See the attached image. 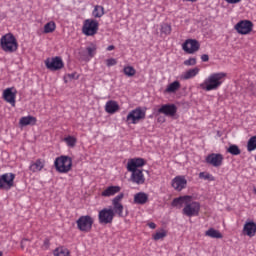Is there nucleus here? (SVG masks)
Returning <instances> with one entry per match:
<instances>
[{"mask_svg":"<svg viewBox=\"0 0 256 256\" xmlns=\"http://www.w3.org/2000/svg\"><path fill=\"white\" fill-rule=\"evenodd\" d=\"M75 77H76V73L68 74L69 79H75Z\"/></svg>","mask_w":256,"mask_h":256,"instance_id":"45","label":"nucleus"},{"mask_svg":"<svg viewBox=\"0 0 256 256\" xmlns=\"http://www.w3.org/2000/svg\"><path fill=\"white\" fill-rule=\"evenodd\" d=\"M37 124V118L32 115L23 116L19 119V125L21 127L35 126Z\"/></svg>","mask_w":256,"mask_h":256,"instance_id":"23","label":"nucleus"},{"mask_svg":"<svg viewBox=\"0 0 256 256\" xmlns=\"http://www.w3.org/2000/svg\"><path fill=\"white\" fill-rule=\"evenodd\" d=\"M180 88H181V83L179 81H174L168 84V86L165 89V93L173 94V93H176L178 90H180Z\"/></svg>","mask_w":256,"mask_h":256,"instance_id":"28","label":"nucleus"},{"mask_svg":"<svg viewBox=\"0 0 256 256\" xmlns=\"http://www.w3.org/2000/svg\"><path fill=\"white\" fill-rule=\"evenodd\" d=\"M247 151L249 153L256 151V135L249 138L247 142Z\"/></svg>","mask_w":256,"mask_h":256,"instance_id":"34","label":"nucleus"},{"mask_svg":"<svg viewBox=\"0 0 256 256\" xmlns=\"http://www.w3.org/2000/svg\"><path fill=\"white\" fill-rule=\"evenodd\" d=\"M227 77L228 74L226 72L211 73L199 84V88L205 92L217 91L226 82Z\"/></svg>","mask_w":256,"mask_h":256,"instance_id":"3","label":"nucleus"},{"mask_svg":"<svg viewBox=\"0 0 256 256\" xmlns=\"http://www.w3.org/2000/svg\"><path fill=\"white\" fill-rule=\"evenodd\" d=\"M106 50H107L108 52H111V51L115 50V46H114V45H109V46L106 48Z\"/></svg>","mask_w":256,"mask_h":256,"instance_id":"44","label":"nucleus"},{"mask_svg":"<svg viewBox=\"0 0 256 256\" xmlns=\"http://www.w3.org/2000/svg\"><path fill=\"white\" fill-rule=\"evenodd\" d=\"M123 73L127 77H134L136 75L137 71L133 66H125L123 68Z\"/></svg>","mask_w":256,"mask_h":256,"instance_id":"36","label":"nucleus"},{"mask_svg":"<svg viewBox=\"0 0 256 256\" xmlns=\"http://www.w3.org/2000/svg\"><path fill=\"white\" fill-rule=\"evenodd\" d=\"M121 192V187L118 185H111L106 187L102 192L101 196L105 198L113 197Z\"/></svg>","mask_w":256,"mask_h":256,"instance_id":"21","label":"nucleus"},{"mask_svg":"<svg viewBox=\"0 0 256 256\" xmlns=\"http://www.w3.org/2000/svg\"><path fill=\"white\" fill-rule=\"evenodd\" d=\"M77 229L82 233H90L94 225V218L91 215H81L76 220Z\"/></svg>","mask_w":256,"mask_h":256,"instance_id":"8","label":"nucleus"},{"mask_svg":"<svg viewBox=\"0 0 256 256\" xmlns=\"http://www.w3.org/2000/svg\"><path fill=\"white\" fill-rule=\"evenodd\" d=\"M54 168L59 174H68L73 168V159L68 155H60L54 160Z\"/></svg>","mask_w":256,"mask_h":256,"instance_id":"5","label":"nucleus"},{"mask_svg":"<svg viewBox=\"0 0 256 256\" xmlns=\"http://www.w3.org/2000/svg\"><path fill=\"white\" fill-rule=\"evenodd\" d=\"M117 63H118V61H117V59H115V58L106 59V66H107L108 68H111V67H113V66H116Z\"/></svg>","mask_w":256,"mask_h":256,"instance_id":"40","label":"nucleus"},{"mask_svg":"<svg viewBox=\"0 0 256 256\" xmlns=\"http://www.w3.org/2000/svg\"><path fill=\"white\" fill-rule=\"evenodd\" d=\"M146 165V160L141 157H135L128 160L126 169L131 173L130 181L136 185H144L146 177L143 170L140 169Z\"/></svg>","mask_w":256,"mask_h":256,"instance_id":"2","label":"nucleus"},{"mask_svg":"<svg viewBox=\"0 0 256 256\" xmlns=\"http://www.w3.org/2000/svg\"><path fill=\"white\" fill-rule=\"evenodd\" d=\"M243 234L253 238L256 236V222L255 221H246L243 226Z\"/></svg>","mask_w":256,"mask_h":256,"instance_id":"20","label":"nucleus"},{"mask_svg":"<svg viewBox=\"0 0 256 256\" xmlns=\"http://www.w3.org/2000/svg\"><path fill=\"white\" fill-rule=\"evenodd\" d=\"M205 236L210 237L212 239H222L223 238V234L215 228H209L207 231H205Z\"/></svg>","mask_w":256,"mask_h":256,"instance_id":"27","label":"nucleus"},{"mask_svg":"<svg viewBox=\"0 0 256 256\" xmlns=\"http://www.w3.org/2000/svg\"><path fill=\"white\" fill-rule=\"evenodd\" d=\"M56 30V23L54 21H49L44 25V34H51Z\"/></svg>","mask_w":256,"mask_h":256,"instance_id":"33","label":"nucleus"},{"mask_svg":"<svg viewBox=\"0 0 256 256\" xmlns=\"http://www.w3.org/2000/svg\"><path fill=\"white\" fill-rule=\"evenodd\" d=\"M120 110V105L115 100H109L105 104V112L114 115Z\"/></svg>","mask_w":256,"mask_h":256,"instance_id":"22","label":"nucleus"},{"mask_svg":"<svg viewBox=\"0 0 256 256\" xmlns=\"http://www.w3.org/2000/svg\"><path fill=\"white\" fill-rule=\"evenodd\" d=\"M148 227H149L150 229H156V228H157V225H156L155 222H149V223H148Z\"/></svg>","mask_w":256,"mask_h":256,"instance_id":"43","label":"nucleus"},{"mask_svg":"<svg viewBox=\"0 0 256 256\" xmlns=\"http://www.w3.org/2000/svg\"><path fill=\"white\" fill-rule=\"evenodd\" d=\"M160 32L162 35L170 36L172 34V25L169 23H162Z\"/></svg>","mask_w":256,"mask_h":256,"instance_id":"31","label":"nucleus"},{"mask_svg":"<svg viewBox=\"0 0 256 256\" xmlns=\"http://www.w3.org/2000/svg\"><path fill=\"white\" fill-rule=\"evenodd\" d=\"M45 166H46V160L44 158H37L35 160L30 161L28 170L32 174H36V173L42 172Z\"/></svg>","mask_w":256,"mask_h":256,"instance_id":"17","label":"nucleus"},{"mask_svg":"<svg viewBox=\"0 0 256 256\" xmlns=\"http://www.w3.org/2000/svg\"><path fill=\"white\" fill-rule=\"evenodd\" d=\"M200 73V68L199 67H194V68H191V69H188L187 71H185L181 78L183 80H191L195 77H197Z\"/></svg>","mask_w":256,"mask_h":256,"instance_id":"24","label":"nucleus"},{"mask_svg":"<svg viewBox=\"0 0 256 256\" xmlns=\"http://www.w3.org/2000/svg\"><path fill=\"white\" fill-rule=\"evenodd\" d=\"M183 207L182 213L187 217H198L201 211V203L194 201L192 195H183L172 200V207Z\"/></svg>","mask_w":256,"mask_h":256,"instance_id":"1","label":"nucleus"},{"mask_svg":"<svg viewBox=\"0 0 256 256\" xmlns=\"http://www.w3.org/2000/svg\"><path fill=\"white\" fill-rule=\"evenodd\" d=\"M209 55H207V54H203L202 56H201V61L202 62H208L209 61Z\"/></svg>","mask_w":256,"mask_h":256,"instance_id":"42","label":"nucleus"},{"mask_svg":"<svg viewBox=\"0 0 256 256\" xmlns=\"http://www.w3.org/2000/svg\"><path fill=\"white\" fill-rule=\"evenodd\" d=\"M86 51L88 53V56L90 58H93L96 55L97 47H96V45H91L86 48Z\"/></svg>","mask_w":256,"mask_h":256,"instance_id":"38","label":"nucleus"},{"mask_svg":"<svg viewBox=\"0 0 256 256\" xmlns=\"http://www.w3.org/2000/svg\"><path fill=\"white\" fill-rule=\"evenodd\" d=\"M186 2L196 3L197 0H186Z\"/></svg>","mask_w":256,"mask_h":256,"instance_id":"46","label":"nucleus"},{"mask_svg":"<svg viewBox=\"0 0 256 256\" xmlns=\"http://www.w3.org/2000/svg\"><path fill=\"white\" fill-rule=\"evenodd\" d=\"M17 89L15 87H8L3 90L2 98L3 100L10 104L12 107L16 106V98H17Z\"/></svg>","mask_w":256,"mask_h":256,"instance_id":"14","label":"nucleus"},{"mask_svg":"<svg viewBox=\"0 0 256 256\" xmlns=\"http://www.w3.org/2000/svg\"><path fill=\"white\" fill-rule=\"evenodd\" d=\"M254 28V24L250 20H241L235 25V30L240 35H249Z\"/></svg>","mask_w":256,"mask_h":256,"instance_id":"13","label":"nucleus"},{"mask_svg":"<svg viewBox=\"0 0 256 256\" xmlns=\"http://www.w3.org/2000/svg\"><path fill=\"white\" fill-rule=\"evenodd\" d=\"M205 161L207 164L219 168L223 165L224 155L221 153H211L206 156Z\"/></svg>","mask_w":256,"mask_h":256,"instance_id":"16","label":"nucleus"},{"mask_svg":"<svg viewBox=\"0 0 256 256\" xmlns=\"http://www.w3.org/2000/svg\"><path fill=\"white\" fill-rule=\"evenodd\" d=\"M63 142L66 144L68 148L73 149L76 147L78 143V138L73 135H67L63 138Z\"/></svg>","mask_w":256,"mask_h":256,"instance_id":"26","label":"nucleus"},{"mask_svg":"<svg viewBox=\"0 0 256 256\" xmlns=\"http://www.w3.org/2000/svg\"><path fill=\"white\" fill-rule=\"evenodd\" d=\"M254 160H255V162H256V154H255V156H254Z\"/></svg>","mask_w":256,"mask_h":256,"instance_id":"49","label":"nucleus"},{"mask_svg":"<svg viewBox=\"0 0 256 256\" xmlns=\"http://www.w3.org/2000/svg\"><path fill=\"white\" fill-rule=\"evenodd\" d=\"M201 44L196 39H187L182 44V50L189 55L195 54L200 50Z\"/></svg>","mask_w":256,"mask_h":256,"instance_id":"12","label":"nucleus"},{"mask_svg":"<svg viewBox=\"0 0 256 256\" xmlns=\"http://www.w3.org/2000/svg\"><path fill=\"white\" fill-rule=\"evenodd\" d=\"M228 4H239L242 2V0H225Z\"/></svg>","mask_w":256,"mask_h":256,"instance_id":"41","label":"nucleus"},{"mask_svg":"<svg viewBox=\"0 0 256 256\" xmlns=\"http://www.w3.org/2000/svg\"><path fill=\"white\" fill-rule=\"evenodd\" d=\"M81 31L86 37H94L99 31V22L95 19H85Z\"/></svg>","mask_w":256,"mask_h":256,"instance_id":"7","label":"nucleus"},{"mask_svg":"<svg viewBox=\"0 0 256 256\" xmlns=\"http://www.w3.org/2000/svg\"><path fill=\"white\" fill-rule=\"evenodd\" d=\"M0 48L3 52L9 54L15 53L18 50L19 44L13 33H6L1 36Z\"/></svg>","mask_w":256,"mask_h":256,"instance_id":"4","label":"nucleus"},{"mask_svg":"<svg viewBox=\"0 0 256 256\" xmlns=\"http://www.w3.org/2000/svg\"><path fill=\"white\" fill-rule=\"evenodd\" d=\"M199 178L203 180H208V181H215V178L212 174L209 172H200L199 173Z\"/></svg>","mask_w":256,"mask_h":256,"instance_id":"37","label":"nucleus"},{"mask_svg":"<svg viewBox=\"0 0 256 256\" xmlns=\"http://www.w3.org/2000/svg\"><path fill=\"white\" fill-rule=\"evenodd\" d=\"M115 216L116 215L112 207L103 208L98 212V222L100 225L112 224Z\"/></svg>","mask_w":256,"mask_h":256,"instance_id":"10","label":"nucleus"},{"mask_svg":"<svg viewBox=\"0 0 256 256\" xmlns=\"http://www.w3.org/2000/svg\"><path fill=\"white\" fill-rule=\"evenodd\" d=\"M227 153L233 155V156H239L241 155L242 151L240 149V147L236 144H231L228 148H227Z\"/></svg>","mask_w":256,"mask_h":256,"instance_id":"32","label":"nucleus"},{"mask_svg":"<svg viewBox=\"0 0 256 256\" xmlns=\"http://www.w3.org/2000/svg\"><path fill=\"white\" fill-rule=\"evenodd\" d=\"M16 175L12 172L0 175V190H10L14 187Z\"/></svg>","mask_w":256,"mask_h":256,"instance_id":"11","label":"nucleus"},{"mask_svg":"<svg viewBox=\"0 0 256 256\" xmlns=\"http://www.w3.org/2000/svg\"><path fill=\"white\" fill-rule=\"evenodd\" d=\"M184 66L191 67L197 65V59L194 57H191L183 62Z\"/></svg>","mask_w":256,"mask_h":256,"instance_id":"39","label":"nucleus"},{"mask_svg":"<svg viewBox=\"0 0 256 256\" xmlns=\"http://www.w3.org/2000/svg\"><path fill=\"white\" fill-rule=\"evenodd\" d=\"M178 112V108L175 104H163L159 109L158 113L163 114L167 117H174Z\"/></svg>","mask_w":256,"mask_h":256,"instance_id":"19","label":"nucleus"},{"mask_svg":"<svg viewBox=\"0 0 256 256\" xmlns=\"http://www.w3.org/2000/svg\"><path fill=\"white\" fill-rule=\"evenodd\" d=\"M105 15V8L101 5H96L92 11L94 18H102Z\"/></svg>","mask_w":256,"mask_h":256,"instance_id":"30","label":"nucleus"},{"mask_svg":"<svg viewBox=\"0 0 256 256\" xmlns=\"http://www.w3.org/2000/svg\"><path fill=\"white\" fill-rule=\"evenodd\" d=\"M123 199L124 193H120L112 199V210L114 212V215H117L118 217H123L124 205L121 203Z\"/></svg>","mask_w":256,"mask_h":256,"instance_id":"15","label":"nucleus"},{"mask_svg":"<svg viewBox=\"0 0 256 256\" xmlns=\"http://www.w3.org/2000/svg\"><path fill=\"white\" fill-rule=\"evenodd\" d=\"M70 254V250L64 246H59L53 251V256H70Z\"/></svg>","mask_w":256,"mask_h":256,"instance_id":"29","label":"nucleus"},{"mask_svg":"<svg viewBox=\"0 0 256 256\" xmlns=\"http://www.w3.org/2000/svg\"><path fill=\"white\" fill-rule=\"evenodd\" d=\"M188 181L184 175H178L172 179V188L181 192L187 187Z\"/></svg>","mask_w":256,"mask_h":256,"instance_id":"18","label":"nucleus"},{"mask_svg":"<svg viewBox=\"0 0 256 256\" xmlns=\"http://www.w3.org/2000/svg\"><path fill=\"white\" fill-rule=\"evenodd\" d=\"M254 193H255V195H256V186L254 187Z\"/></svg>","mask_w":256,"mask_h":256,"instance_id":"47","label":"nucleus"},{"mask_svg":"<svg viewBox=\"0 0 256 256\" xmlns=\"http://www.w3.org/2000/svg\"><path fill=\"white\" fill-rule=\"evenodd\" d=\"M44 65L51 72L60 71L65 67L64 61L60 56L46 58Z\"/></svg>","mask_w":256,"mask_h":256,"instance_id":"9","label":"nucleus"},{"mask_svg":"<svg viewBox=\"0 0 256 256\" xmlns=\"http://www.w3.org/2000/svg\"><path fill=\"white\" fill-rule=\"evenodd\" d=\"M149 201V195L145 192H138L134 195V203L145 205Z\"/></svg>","mask_w":256,"mask_h":256,"instance_id":"25","label":"nucleus"},{"mask_svg":"<svg viewBox=\"0 0 256 256\" xmlns=\"http://www.w3.org/2000/svg\"><path fill=\"white\" fill-rule=\"evenodd\" d=\"M0 256H3V252L2 251H0Z\"/></svg>","mask_w":256,"mask_h":256,"instance_id":"48","label":"nucleus"},{"mask_svg":"<svg viewBox=\"0 0 256 256\" xmlns=\"http://www.w3.org/2000/svg\"><path fill=\"white\" fill-rule=\"evenodd\" d=\"M167 235H168L167 230L161 229L160 231H156V233L153 234L152 238L155 241H159V240H162V239L166 238Z\"/></svg>","mask_w":256,"mask_h":256,"instance_id":"35","label":"nucleus"},{"mask_svg":"<svg viewBox=\"0 0 256 256\" xmlns=\"http://www.w3.org/2000/svg\"><path fill=\"white\" fill-rule=\"evenodd\" d=\"M147 108L136 107L131 110L126 116V123L128 125H137L140 121L146 119Z\"/></svg>","mask_w":256,"mask_h":256,"instance_id":"6","label":"nucleus"}]
</instances>
